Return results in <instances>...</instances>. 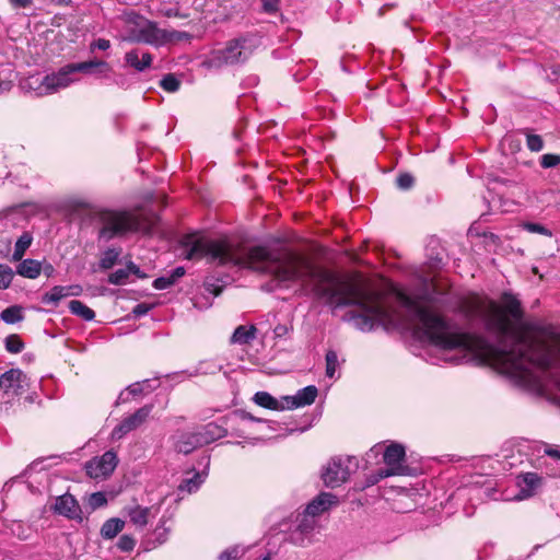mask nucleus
Wrapping results in <instances>:
<instances>
[{
	"instance_id": "obj_1",
	"label": "nucleus",
	"mask_w": 560,
	"mask_h": 560,
	"mask_svg": "<svg viewBox=\"0 0 560 560\" xmlns=\"http://www.w3.org/2000/svg\"><path fill=\"white\" fill-rule=\"evenodd\" d=\"M180 250L188 260L207 258L220 266L231 265L268 273L279 282L300 281L311 288L317 299L335 308L355 306V311L348 313V319L362 331H371L392 320V313L383 303V294L373 290L364 279L340 278L293 252H271L264 246L240 249L226 240H212L200 232L184 235Z\"/></svg>"
},
{
	"instance_id": "obj_2",
	"label": "nucleus",
	"mask_w": 560,
	"mask_h": 560,
	"mask_svg": "<svg viewBox=\"0 0 560 560\" xmlns=\"http://www.w3.org/2000/svg\"><path fill=\"white\" fill-rule=\"evenodd\" d=\"M96 220L101 225L98 240L109 242L130 233H150L159 218L154 212L145 211L141 206H137L125 210L98 211Z\"/></svg>"
},
{
	"instance_id": "obj_3",
	"label": "nucleus",
	"mask_w": 560,
	"mask_h": 560,
	"mask_svg": "<svg viewBox=\"0 0 560 560\" xmlns=\"http://www.w3.org/2000/svg\"><path fill=\"white\" fill-rule=\"evenodd\" d=\"M126 22L129 25L128 40L133 43L149 44L154 47H160L168 42L180 39L186 36L180 32H167L159 28L155 22H152L137 13H129L126 16Z\"/></svg>"
},
{
	"instance_id": "obj_4",
	"label": "nucleus",
	"mask_w": 560,
	"mask_h": 560,
	"mask_svg": "<svg viewBox=\"0 0 560 560\" xmlns=\"http://www.w3.org/2000/svg\"><path fill=\"white\" fill-rule=\"evenodd\" d=\"M259 44V38L255 35H245L234 38L228 42L224 48L213 50L207 63L214 68L243 63L249 59Z\"/></svg>"
},
{
	"instance_id": "obj_5",
	"label": "nucleus",
	"mask_w": 560,
	"mask_h": 560,
	"mask_svg": "<svg viewBox=\"0 0 560 560\" xmlns=\"http://www.w3.org/2000/svg\"><path fill=\"white\" fill-rule=\"evenodd\" d=\"M20 88L35 96H46L55 94L62 89H67V80L59 69L46 75L33 74L20 82Z\"/></svg>"
},
{
	"instance_id": "obj_6",
	"label": "nucleus",
	"mask_w": 560,
	"mask_h": 560,
	"mask_svg": "<svg viewBox=\"0 0 560 560\" xmlns=\"http://www.w3.org/2000/svg\"><path fill=\"white\" fill-rule=\"evenodd\" d=\"M352 457L337 456L323 468L322 479L326 487L336 488L346 482L351 474Z\"/></svg>"
},
{
	"instance_id": "obj_7",
	"label": "nucleus",
	"mask_w": 560,
	"mask_h": 560,
	"mask_svg": "<svg viewBox=\"0 0 560 560\" xmlns=\"http://www.w3.org/2000/svg\"><path fill=\"white\" fill-rule=\"evenodd\" d=\"M28 378L20 369H11L0 376V389L9 396H21L28 389Z\"/></svg>"
},
{
	"instance_id": "obj_8",
	"label": "nucleus",
	"mask_w": 560,
	"mask_h": 560,
	"mask_svg": "<svg viewBox=\"0 0 560 560\" xmlns=\"http://www.w3.org/2000/svg\"><path fill=\"white\" fill-rule=\"evenodd\" d=\"M118 458L115 452L107 451L101 457H95L85 465L86 474L94 479L109 476L116 468Z\"/></svg>"
},
{
	"instance_id": "obj_9",
	"label": "nucleus",
	"mask_w": 560,
	"mask_h": 560,
	"mask_svg": "<svg viewBox=\"0 0 560 560\" xmlns=\"http://www.w3.org/2000/svg\"><path fill=\"white\" fill-rule=\"evenodd\" d=\"M153 409L152 405H145L139 408L135 413L125 418L112 432L114 440H120L127 433L139 428L150 416Z\"/></svg>"
},
{
	"instance_id": "obj_10",
	"label": "nucleus",
	"mask_w": 560,
	"mask_h": 560,
	"mask_svg": "<svg viewBox=\"0 0 560 560\" xmlns=\"http://www.w3.org/2000/svg\"><path fill=\"white\" fill-rule=\"evenodd\" d=\"M405 459V448L400 444L389 445L384 453V462L388 466V469L382 470L378 478L372 481L376 482L378 479L401 474V463Z\"/></svg>"
},
{
	"instance_id": "obj_11",
	"label": "nucleus",
	"mask_w": 560,
	"mask_h": 560,
	"mask_svg": "<svg viewBox=\"0 0 560 560\" xmlns=\"http://www.w3.org/2000/svg\"><path fill=\"white\" fill-rule=\"evenodd\" d=\"M317 525L314 516L303 513L296 528L292 532L290 540L292 544L305 547L312 542V534Z\"/></svg>"
},
{
	"instance_id": "obj_12",
	"label": "nucleus",
	"mask_w": 560,
	"mask_h": 560,
	"mask_svg": "<svg viewBox=\"0 0 560 560\" xmlns=\"http://www.w3.org/2000/svg\"><path fill=\"white\" fill-rule=\"evenodd\" d=\"M97 67H107V62L98 59H91L88 61L77 62V63H68L60 68L61 72L67 80V88L72 83L77 82L79 79L75 77L78 72L82 73H94Z\"/></svg>"
},
{
	"instance_id": "obj_13",
	"label": "nucleus",
	"mask_w": 560,
	"mask_h": 560,
	"mask_svg": "<svg viewBox=\"0 0 560 560\" xmlns=\"http://www.w3.org/2000/svg\"><path fill=\"white\" fill-rule=\"evenodd\" d=\"M52 510L55 513L70 520H75L79 522L83 521L82 510L79 502L73 495L69 493L57 497Z\"/></svg>"
},
{
	"instance_id": "obj_14",
	"label": "nucleus",
	"mask_w": 560,
	"mask_h": 560,
	"mask_svg": "<svg viewBox=\"0 0 560 560\" xmlns=\"http://www.w3.org/2000/svg\"><path fill=\"white\" fill-rule=\"evenodd\" d=\"M317 393L316 386L310 385L300 389L294 396H284L283 401L289 410L308 406L315 401Z\"/></svg>"
},
{
	"instance_id": "obj_15",
	"label": "nucleus",
	"mask_w": 560,
	"mask_h": 560,
	"mask_svg": "<svg viewBox=\"0 0 560 560\" xmlns=\"http://www.w3.org/2000/svg\"><path fill=\"white\" fill-rule=\"evenodd\" d=\"M83 289L80 284L55 285L49 292L43 295V303L57 305L60 300L68 296L81 295Z\"/></svg>"
},
{
	"instance_id": "obj_16",
	"label": "nucleus",
	"mask_w": 560,
	"mask_h": 560,
	"mask_svg": "<svg viewBox=\"0 0 560 560\" xmlns=\"http://www.w3.org/2000/svg\"><path fill=\"white\" fill-rule=\"evenodd\" d=\"M337 504L338 499L336 495L329 492H320L307 504L304 512L311 516L316 517Z\"/></svg>"
},
{
	"instance_id": "obj_17",
	"label": "nucleus",
	"mask_w": 560,
	"mask_h": 560,
	"mask_svg": "<svg viewBox=\"0 0 560 560\" xmlns=\"http://www.w3.org/2000/svg\"><path fill=\"white\" fill-rule=\"evenodd\" d=\"M124 60L127 67L133 68L138 72H143L151 67L153 56L140 49H131L125 54Z\"/></svg>"
},
{
	"instance_id": "obj_18",
	"label": "nucleus",
	"mask_w": 560,
	"mask_h": 560,
	"mask_svg": "<svg viewBox=\"0 0 560 560\" xmlns=\"http://www.w3.org/2000/svg\"><path fill=\"white\" fill-rule=\"evenodd\" d=\"M174 446L177 452L189 454L197 447L202 446V443L199 441V438L195 431L178 432L174 435Z\"/></svg>"
},
{
	"instance_id": "obj_19",
	"label": "nucleus",
	"mask_w": 560,
	"mask_h": 560,
	"mask_svg": "<svg viewBox=\"0 0 560 560\" xmlns=\"http://www.w3.org/2000/svg\"><path fill=\"white\" fill-rule=\"evenodd\" d=\"M126 514L129 516L130 522L140 528H143L152 514V508H144L138 504L126 506Z\"/></svg>"
},
{
	"instance_id": "obj_20",
	"label": "nucleus",
	"mask_w": 560,
	"mask_h": 560,
	"mask_svg": "<svg viewBox=\"0 0 560 560\" xmlns=\"http://www.w3.org/2000/svg\"><path fill=\"white\" fill-rule=\"evenodd\" d=\"M541 478L535 472H526L520 477L518 485L521 487L522 497L528 498L533 495L536 488L540 485Z\"/></svg>"
},
{
	"instance_id": "obj_21",
	"label": "nucleus",
	"mask_w": 560,
	"mask_h": 560,
	"mask_svg": "<svg viewBox=\"0 0 560 560\" xmlns=\"http://www.w3.org/2000/svg\"><path fill=\"white\" fill-rule=\"evenodd\" d=\"M254 401L264 408L270 410H284L287 409L285 402L283 401V397L281 400L276 399L267 392H258L254 396Z\"/></svg>"
},
{
	"instance_id": "obj_22",
	"label": "nucleus",
	"mask_w": 560,
	"mask_h": 560,
	"mask_svg": "<svg viewBox=\"0 0 560 560\" xmlns=\"http://www.w3.org/2000/svg\"><path fill=\"white\" fill-rule=\"evenodd\" d=\"M256 338V327L241 325L238 326L233 335L231 336V343L235 345H248Z\"/></svg>"
},
{
	"instance_id": "obj_23",
	"label": "nucleus",
	"mask_w": 560,
	"mask_h": 560,
	"mask_svg": "<svg viewBox=\"0 0 560 560\" xmlns=\"http://www.w3.org/2000/svg\"><path fill=\"white\" fill-rule=\"evenodd\" d=\"M195 432L198 435L199 441L202 443V445H205L221 438L223 430L218 424L211 422Z\"/></svg>"
},
{
	"instance_id": "obj_24",
	"label": "nucleus",
	"mask_w": 560,
	"mask_h": 560,
	"mask_svg": "<svg viewBox=\"0 0 560 560\" xmlns=\"http://www.w3.org/2000/svg\"><path fill=\"white\" fill-rule=\"evenodd\" d=\"M125 526V522L118 517L107 520L101 527V536L104 539L115 538Z\"/></svg>"
},
{
	"instance_id": "obj_25",
	"label": "nucleus",
	"mask_w": 560,
	"mask_h": 560,
	"mask_svg": "<svg viewBox=\"0 0 560 560\" xmlns=\"http://www.w3.org/2000/svg\"><path fill=\"white\" fill-rule=\"evenodd\" d=\"M42 265L34 259L22 260L18 266V273L22 277L35 279L40 275Z\"/></svg>"
},
{
	"instance_id": "obj_26",
	"label": "nucleus",
	"mask_w": 560,
	"mask_h": 560,
	"mask_svg": "<svg viewBox=\"0 0 560 560\" xmlns=\"http://www.w3.org/2000/svg\"><path fill=\"white\" fill-rule=\"evenodd\" d=\"M69 310L73 315H77L84 320H92L95 317L94 311L79 300L70 301Z\"/></svg>"
},
{
	"instance_id": "obj_27",
	"label": "nucleus",
	"mask_w": 560,
	"mask_h": 560,
	"mask_svg": "<svg viewBox=\"0 0 560 560\" xmlns=\"http://www.w3.org/2000/svg\"><path fill=\"white\" fill-rule=\"evenodd\" d=\"M15 79V74L13 73L10 66H0V94L9 92Z\"/></svg>"
},
{
	"instance_id": "obj_28",
	"label": "nucleus",
	"mask_w": 560,
	"mask_h": 560,
	"mask_svg": "<svg viewBox=\"0 0 560 560\" xmlns=\"http://www.w3.org/2000/svg\"><path fill=\"white\" fill-rule=\"evenodd\" d=\"M120 249L119 248H108L106 249L100 259V267L101 269L107 270L110 269L118 260L120 256Z\"/></svg>"
},
{
	"instance_id": "obj_29",
	"label": "nucleus",
	"mask_w": 560,
	"mask_h": 560,
	"mask_svg": "<svg viewBox=\"0 0 560 560\" xmlns=\"http://www.w3.org/2000/svg\"><path fill=\"white\" fill-rule=\"evenodd\" d=\"M23 308L19 305H12L3 310L0 314L1 319L7 324H15L23 319Z\"/></svg>"
},
{
	"instance_id": "obj_30",
	"label": "nucleus",
	"mask_w": 560,
	"mask_h": 560,
	"mask_svg": "<svg viewBox=\"0 0 560 560\" xmlns=\"http://www.w3.org/2000/svg\"><path fill=\"white\" fill-rule=\"evenodd\" d=\"M222 365L214 360L200 361L196 368L195 374L213 375L222 370Z\"/></svg>"
},
{
	"instance_id": "obj_31",
	"label": "nucleus",
	"mask_w": 560,
	"mask_h": 560,
	"mask_svg": "<svg viewBox=\"0 0 560 560\" xmlns=\"http://www.w3.org/2000/svg\"><path fill=\"white\" fill-rule=\"evenodd\" d=\"M32 236L28 233H23L16 241L13 252V259L21 260L26 249L31 246Z\"/></svg>"
},
{
	"instance_id": "obj_32",
	"label": "nucleus",
	"mask_w": 560,
	"mask_h": 560,
	"mask_svg": "<svg viewBox=\"0 0 560 560\" xmlns=\"http://www.w3.org/2000/svg\"><path fill=\"white\" fill-rule=\"evenodd\" d=\"M155 386L151 384L150 380L136 382L127 387V390L132 396L145 395L154 390Z\"/></svg>"
},
{
	"instance_id": "obj_33",
	"label": "nucleus",
	"mask_w": 560,
	"mask_h": 560,
	"mask_svg": "<svg viewBox=\"0 0 560 560\" xmlns=\"http://www.w3.org/2000/svg\"><path fill=\"white\" fill-rule=\"evenodd\" d=\"M161 88L170 93L177 92L180 88V80H178L175 74L168 73L162 78L160 81Z\"/></svg>"
},
{
	"instance_id": "obj_34",
	"label": "nucleus",
	"mask_w": 560,
	"mask_h": 560,
	"mask_svg": "<svg viewBox=\"0 0 560 560\" xmlns=\"http://www.w3.org/2000/svg\"><path fill=\"white\" fill-rule=\"evenodd\" d=\"M107 504L106 495L103 492H94L86 499V505L91 511H95Z\"/></svg>"
},
{
	"instance_id": "obj_35",
	"label": "nucleus",
	"mask_w": 560,
	"mask_h": 560,
	"mask_svg": "<svg viewBox=\"0 0 560 560\" xmlns=\"http://www.w3.org/2000/svg\"><path fill=\"white\" fill-rule=\"evenodd\" d=\"M203 479L199 472H196L191 478H187L183 480V482L179 486L180 490H186L187 492L191 493L195 492L199 486L202 483Z\"/></svg>"
},
{
	"instance_id": "obj_36",
	"label": "nucleus",
	"mask_w": 560,
	"mask_h": 560,
	"mask_svg": "<svg viewBox=\"0 0 560 560\" xmlns=\"http://www.w3.org/2000/svg\"><path fill=\"white\" fill-rule=\"evenodd\" d=\"M338 368V355L334 350L326 353V375L330 378L335 377Z\"/></svg>"
},
{
	"instance_id": "obj_37",
	"label": "nucleus",
	"mask_w": 560,
	"mask_h": 560,
	"mask_svg": "<svg viewBox=\"0 0 560 560\" xmlns=\"http://www.w3.org/2000/svg\"><path fill=\"white\" fill-rule=\"evenodd\" d=\"M24 348V343L18 335H10L5 338V349L10 353H20Z\"/></svg>"
},
{
	"instance_id": "obj_38",
	"label": "nucleus",
	"mask_w": 560,
	"mask_h": 560,
	"mask_svg": "<svg viewBox=\"0 0 560 560\" xmlns=\"http://www.w3.org/2000/svg\"><path fill=\"white\" fill-rule=\"evenodd\" d=\"M13 279V270L8 265L0 264V289L10 287Z\"/></svg>"
},
{
	"instance_id": "obj_39",
	"label": "nucleus",
	"mask_w": 560,
	"mask_h": 560,
	"mask_svg": "<svg viewBox=\"0 0 560 560\" xmlns=\"http://www.w3.org/2000/svg\"><path fill=\"white\" fill-rule=\"evenodd\" d=\"M522 226L524 230H526L529 233H537V234H541V235H545L548 237H550L552 235V233L549 229H547L546 226H544L539 223L525 222L522 224Z\"/></svg>"
},
{
	"instance_id": "obj_40",
	"label": "nucleus",
	"mask_w": 560,
	"mask_h": 560,
	"mask_svg": "<svg viewBox=\"0 0 560 560\" xmlns=\"http://www.w3.org/2000/svg\"><path fill=\"white\" fill-rule=\"evenodd\" d=\"M128 279V270L118 269L112 272L108 277V282L112 284L120 285L124 284Z\"/></svg>"
},
{
	"instance_id": "obj_41",
	"label": "nucleus",
	"mask_w": 560,
	"mask_h": 560,
	"mask_svg": "<svg viewBox=\"0 0 560 560\" xmlns=\"http://www.w3.org/2000/svg\"><path fill=\"white\" fill-rule=\"evenodd\" d=\"M527 147L533 152H539L544 148V141L538 135H527Z\"/></svg>"
},
{
	"instance_id": "obj_42",
	"label": "nucleus",
	"mask_w": 560,
	"mask_h": 560,
	"mask_svg": "<svg viewBox=\"0 0 560 560\" xmlns=\"http://www.w3.org/2000/svg\"><path fill=\"white\" fill-rule=\"evenodd\" d=\"M560 164V155L558 154H544L540 158V165L544 168L555 167Z\"/></svg>"
},
{
	"instance_id": "obj_43",
	"label": "nucleus",
	"mask_w": 560,
	"mask_h": 560,
	"mask_svg": "<svg viewBox=\"0 0 560 560\" xmlns=\"http://www.w3.org/2000/svg\"><path fill=\"white\" fill-rule=\"evenodd\" d=\"M396 183L400 189L407 190L413 186L415 178L412 175L404 173L397 177Z\"/></svg>"
},
{
	"instance_id": "obj_44",
	"label": "nucleus",
	"mask_w": 560,
	"mask_h": 560,
	"mask_svg": "<svg viewBox=\"0 0 560 560\" xmlns=\"http://www.w3.org/2000/svg\"><path fill=\"white\" fill-rule=\"evenodd\" d=\"M135 545L136 540L129 535H122L117 542V547L121 551H130L133 549Z\"/></svg>"
},
{
	"instance_id": "obj_45",
	"label": "nucleus",
	"mask_w": 560,
	"mask_h": 560,
	"mask_svg": "<svg viewBox=\"0 0 560 560\" xmlns=\"http://www.w3.org/2000/svg\"><path fill=\"white\" fill-rule=\"evenodd\" d=\"M174 284L173 279L167 277H160L153 281V288L156 290H165Z\"/></svg>"
},
{
	"instance_id": "obj_46",
	"label": "nucleus",
	"mask_w": 560,
	"mask_h": 560,
	"mask_svg": "<svg viewBox=\"0 0 560 560\" xmlns=\"http://www.w3.org/2000/svg\"><path fill=\"white\" fill-rule=\"evenodd\" d=\"M242 553L241 549L238 547H231L219 556L220 560H232L237 559L240 555Z\"/></svg>"
},
{
	"instance_id": "obj_47",
	"label": "nucleus",
	"mask_w": 560,
	"mask_h": 560,
	"mask_svg": "<svg viewBox=\"0 0 560 560\" xmlns=\"http://www.w3.org/2000/svg\"><path fill=\"white\" fill-rule=\"evenodd\" d=\"M109 48H110V42L105 38H97L90 44L91 51H94L95 49L107 50Z\"/></svg>"
},
{
	"instance_id": "obj_48",
	"label": "nucleus",
	"mask_w": 560,
	"mask_h": 560,
	"mask_svg": "<svg viewBox=\"0 0 560 560\" xmlns=\"http://www.w3.org/2000/svg\"><path fill=\"white\" fill-rule=\"evenodd\" d=\"M266 13H275L279 8V0H261Z\"/></svg>"
},
{
	"instance_id": "obj_49",
	"label": "nucleus",
	"mask_w": 560,
	"mask_h": 560,
	"mask_svg": "<svg viewBox=\"0 0 560 560\" xmlns=\"http://www.w3.org/2000/svg\"><path fill=\"white\" fill-rule=\"evenodd\" d=\"M113 72V68L112 66L107 62V67L106 68H103V67H97L94 71V74H96L97 78H101V79H109L110 78V73Z\"/></svg>"
},
{
	"instance_id": "obj_50",
	"label": "nucleus",
	"mask_w": 560,
	"mask_h": 560,
	"mask_svg": "<svg viewBox=\"0 0 560 560\" xmlns=\"http://www.w3.org/2000/svg\"><path fill=\"white\" fill-rule=\"evenodd\" d=\"M9 2L15 9H25L33 4V0H9Z\"/></svg>"
},
{
	"instance_id": "obj_51",
	"label": "nucleus",
	"mask_w": 560,
	"mask_h": 560,
	"mask_svg": "<svg viewBox=\"0 0 560 560\" xmlns=\"http://www.w3.org/2000/svg\"><path fill=\"white\" fill-rule=\"evenodd\" d=\"M544 452H545V454H547L548 456H551V457H553V458L560 459V448H558V447H556V446L545 444V450H544Z\"/></svg>"
},
{
	"instance_id": "obj_52",
	"label": "nucleus",
	"mask_w": 560,
	"mask_h": 560,
	"mask_svg": "<svg viewBox=\"0 0 560 560\" xmlns=\"http://www.w3.org/2000/svg\"><path fill=\"white\" fill-rule=\"evenodd\" d=\"M125 270H128V275L133 273L140 278L144 277L143 275H141L139 267L131 261L127 265V268Z\"/></svg>"
},
{
	"instance_id": "obj_53",
	"label": "nucleus",
	"mask_w": 560,
	"mask_h": 560,
	"mask_svg": "<svg viewBox=\"0 0 560 560\" xmlns=\"http://www.w3.org/2000/svg\"><path fill=\"white\" fill-rule=\"evenodd\" d=\"M185 275V269L183 267H177L173 270V272L170 275V277L173 279V282L175 283L177 279L183 277Z\"/></svg>"
},
{
	"instance_id": "obj_54",
	"label": "nucleus",
	"mask_w": 560,
	"mask_h": 560,
	"mask_svg": "<svg viewBox=\"0 0 560 560\" xmlns=\"http://www.w3.org/2000/svg\"><path fill=\"white\" fill-rule=\"evenodd\" d=\"M149 307L145 304H137L133 308V313L137 316L144 315L148 312Z\"/></svg>"
},
{
	"instance_id": "obj_55",
	"label": "nucleus",
	"mask_w": 560,
	"mask_h": 560,
	"mask_svg": "<svg viewBox=\"0 0 560 560\" xmlns=\"http://www.w3.org/2000/svg\"><path fill=\"white\" fill-rule=\"evenodd\" d=\"M289 329L285 325H278L275 328V335L277 337H283L288 334Z\"/></svg>"
},
{
	"instance_id": "obj_56",
	"label": "nucleus",
	"mask_w": 560,
	"mask_h": 560,
	"mask_svg": "<svg viewBox=\"0 0 560 560\" xmlns=\"http://www.w3.org/2000/svg\"><path fill=\"white\" fill-rule=\"evenodd\" d=\"M115 83L120 88H125L126 79L121 77L120 79H117Z\"/></svg>"
},
{
	"instance_id": "obj_57",
	"label": "nucleus",
	"mask_w": 560,
	"mask_h": 560,
	"mask_svg": "<svg viewBox=\"0 0 560 560\" xmlns=\"http://www.w3.org/2000/svg\"><path fill=\"white\" fill-rule=\"evenodd\" d=\"M244 419L255 420L254 417H252L249 415L244 416Z\"/></svg>"
},
{
	"instance_id": "obj_58",
	"label": "nucleus",
	"mask_w": 560,
	"mask_h": 560,
	"mask_svg": "<svg viewBox=\"0 0 560 560\" xmlns=\"http://www.w3.org/2000/svg\"><path fill=\"white\" fill-rule=\"evenodd\" d=\"M212 292L214 293V295H219V294H220V289L214 290V291H212Z\"/></svg>"
}]
</instances>
